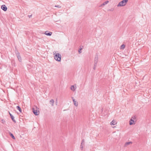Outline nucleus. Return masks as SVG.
I'll list each match as a JSON object with an SVG mask.
<instances>
[{
    "mask_svg": "<svg viewBox=\"0 0 151 151\" xmlns=\"http://www.w3.org/2000/svg\"><path fill=\"white\" fill-rule=\"evenodd\" d=\"M53 54L55 60L58 61H60L61 56L58 51L54 50L53 51Z\"/></svg>",
    "mask_w": 151,
    "mask_h": 151,
    "instance_id": "f257e3e1",
    "label": "nucleus"
},
{
    "mask_svg": "<svg viewBox=\"0 0 151 151\" xmlns=\"http://www.w3.org/2000/svg\"><path fill=\"white\" fill-rule=\"evenodd\" d=\"M136 122V117L135 116H133L131 117L129 121V124L130 125H132L135 124Z\"/></svg>",
    "mask_w": 151,
    "mask_h": 151,
    "instance_id": "f03ea898",
    "label": "nucleus"
},
{
    "mask_svg": "<svg viewBox=\"0 0 151 151\" xmlns=\"http://www.w3.org/2000/svg\"><path fill=\"white\" fill-rule=\"evenodd\" d=\"M38 109H39L36 106H35L32 109V111L35 115H38L39 114L40 112Z\"/></svg>",
    "mask_w": 151,
    "mask_h": 151,
    "instance_id": "7ed1b4c3",
    "label": "nucleus"
},
{
    "mask_svg": "<svg viewBox=\"0 0 151 151\" xmlns=\"http://www.w3.org/2000/svg\"><path fill=\"white\" fill-rule=\"evenodd\" d=\"M128 0H123L119 3L117 6H124L128 2Z\"/></svg>",
    "mask_w": 151,
    "mask_h": 151,
    "instance_id": "20e7f679",
    "label": "nucleus"
},
{
    "mask_svg": "<svg viewBox=\"0 0 151 151\" xmlns=\"http://www.w3.org/2000/svg\"><path fill=\"white\" fill-rule=\"evenodd\" d=\"M16 55L17 56V57L19 61V62H21L22 59H21V57L20 56L19 53V52L18 51H17L16 52Z\"/></svg>",
    "mask_w": 151,
    "mask_h": 151,
    "instance_id": "39448f33",
    "label": "nucleus"
},
{
    "mask_svg": "<svg viewBox=\"0 0 151 151\" xmlns=\"http://www.w3.org/2000/svg\"><path fill=\"white\" fill-rule=\"evenodd\" d=\"M77 87L76 85L71 86L70 87L71 90L73 91H74L76 89Z\"/></svg>",
    "mask_w": 151,
    "mask_h": 151,
    "instance_id": "423d86ee",
    "label": "nucleus"
},
{
    "mask_svg": "<svg viewBox=\"0 0 151 151\" xmlns=\"http://www.w3.org/2000/svg\"><path fill=\"white\" fill-rule=\"evenodd\" d=\"M72 98L73 102L74 105L76 107L78 106V102L76 101L73 97H72Z\"/></svg>",
    "mask_w": 151,
    "mask_h": 151,
    "instance_id": "0eeeda50",
    "label": "nucleus"
},
{
    "mask_svg": "<svg viewBox=\"0 0 151 151\" xmlns=\"http://www.w3.org/2000/svg\"><path fill=\"white\" fill-rule=\"evenodd\" d=\"M117 124V122L114 119L110 123V124L111 125H114Z\"/></svg>",
    "mask_w": 151,
    "mask_h": 151,
    "instance_id": "6e6552de",
    "label": "nucleus"
},
{
    "mask_svg": "<svg viewBox=\"0 0 151 151\" xmlns=\"http://www.w3.org/2000/svg\"><path fill=\"white\" fill-rule=\"evenodd\" d=\"M1 8L4 11H6L7 10V7L5 5H3L1 6Z\"/></svg>",
    "mask_w": 151,
    "mask_h": 151,
    "instance_id": "1a4fd4ad",
    "label": "nucleus"
},
{
    "mask_svg": "<svg viewBox=\"0 0 151 151\" xmlns=\"http://www.w3.org/2000/svg\"><path fill=\"white\" fill-rule=\"evenodd\" d=\"M132 144V142H127L125 144L124 146V147H127V146H128L129 145H130Z\"/></svg>",
    "mask_w": 151,
    "mask_h": 151,
    "instance_id": "9d476101",
    "label": "nucleus"
},
{
    "mask_svg": "<svg viewBox=\"0 0 151 151\" xmlns=\"http://www.w3.org/2000/svg\"><path fill=\"white\" fill-rule=\"evenodd\" d=\"M44 34L50 36L52 35V33L51 32H49L48 31H46Z\"/></svg>",
    "mask_w": 151,
    "mask_h": 151,
    "instance_id": "9b49d317",
    "label": "nucleus"
},
{
    "mask_svg": "<svg viewBox=\"0 0 151 151\" xmlns=\"http://www.w3.org/2000/svg\"><path fill=\"white\" fill-rule=\"evenodd\" d=\"M98 59V55H96L94 58V63L97 64Z\"/></svg>",
    "mask_w": 151,
    "mask_h": 151,
    "instance_id": "f8f14e48",
    "label": "nucleus"
},
{
    "mask_svg": "<svg viewBox=\"0 0 151 151\" xmlns=\"http://www.w3.org/2000/svg\"><path fill=\"white\" fill-rule=\"evenodd\" d=\"M9 115L11 117V119H12V120H13V121L14 122H15L16 121L14 119V117L13 115H12V114L10 112H9Z\"/></svg>",
    "mask_w": 151,
    "mask_h": 151,
    "instance_id": "ddd939ff",
    "label": "nucleus"
},
{
    "mask_svg": "<svg viewBox=\"0 0 151 151\" xmlns=\"http://www.w3.org/2000/svg\"><path fill=\"white\" fill-rule=\"evenodd\" d=\"M84 140H83L82 141L81 145L80 146L81 148V150L83 149V145L84 144Z\"/></svg>",
    "mask_w": 151,
    "mask_h": 151,
    "instance_id": "4468645a",
    "label": "nucleus"
},
{
    "mask_svg": "<svg viewBox=\"0 0 151 151\" xmlns=\"http://www.w3.org/2000/svg\"><path fill=\"white\" fill-rule=\"evenodd\" d=\"M109 2V1H106L104 2V3H103L102 4H101V6H103L105 5L106 4Z\"/></svg>",
    "mask_w": 151,
    "mask_h": 151,
    "instance_id": "2eb2a0df",
    "label": "nucleus"
},
{
    "mask_svg": "<svg viewBox=\"0 0 151 151\" xmlns=\"http://www.w3.org/2000/svg\"><path fill=\"white\" fill-rule=\"evenodd\" d=\"M50 102L52 106H54V101L53 99H51L50 101Z\"/></svg>",
    "mask_w": 151,
    "mask_h": 151,
    "instance_id": "dca6fc26",
    "label": "nucleus"
},
{
    "mask_svg": "<svg viewBox=\"0 0 151 151\" xmlns=\"http://www.w3.org/2000/svg\"><path fill=\"white\" fill-rule=\"evenodd\" d=\"M10 136L12 137L14 139H15V137L13 135V134H12L11 133V132H10L9 133Z\"/></svg>",
    "mask_w": 151,
    "mask_h": 151,
    "instance_id": "f3484780",
    "label": "nucleus"
},
{
    "mask_svg": "<svg viewBox=\"0 0 151 151\" xmlns=\"http://www.w3.org/2000/svg\"><path fill=\"white\" fill-rule=\"evenodd\" d=\"M17 109L20 112H22V110L21 109L20 107L19 106H17Z\"/></svg>",
    "mask_w": 151,
    "mask_h": 151,
    "instance_id": "a211bd4d",
    "label": "nucleus"
},
{
    "mask_svg": "<svg viewBox=\"0 0 151 151\" xmlns=\"http://www.w3.org/2000/svg\"><path fill=\"white\" fill-rule=\"evenodd\" d=\"M83 50V48H80L78 50V52L79 53H81V50Z\"/></svg>",
    "mask_w": 151,
    "mask_h": 151,
    "instance_id": "6ab92c4d",
    "label": "nucleus"
},
{
    "mask_svg": "<svg viewBox=\"0 0 151 151\" xmlns=\"http://www.w3.org/2000/svg\"><path fill=\"white\" fill-rule=\"evenodd\" d=\"M96 64H97L94 63V67L93 68V69H94V70L96 68Z\"/></svg>",
    "mask_w": 151,
    "mask_h": 151,
    "instance_id": "aec40b11",
    "label": "nucleus"
},
{
    "mask_svg": "<svg viewBox=\"0 0 151 151\" xmlns=\"http://www.w3.org/2000/svg\"><path fill=\"white\" fill-rule=\"evenodd\" d=\"M125 47V45L123 44L120 47Z\"/></svg>",
    "mask_w": 151,
    "mask_h": 151,
    "instance_id": "412c9836",
    "label": "nucleus"
},
{
    "mask_svg": "<svg viewBox=\"0 0 151 151\" xmlns=\"http://www.w3.org/2000/svg\"><path fill=\"white\" fill-rule=\"evenodd\" d=\"M1 121H2V123H4L5 122V121L4 119L2 120Z\"/></svg>",
    "mask_w": 151,
    "mask_h": 151,
    "instance_id": "4be33fe9",
    "label": "nucleus"
},
{
    "mask_svg": "<svg viewBox=\"0 0 151 151\" xmlns=\"http://www.w3.org/2000/svg\"><path fill=\"white\" fill-rule=\"evenodd\" d=\"M55 7H58V8H60V6L58 5L55 6Z\"/></svg>",
    "mask_w": 151,
    "mask_h": 151,
    "instance_id": "5701e85b",
    "label": "nucleus"
},
{
    "mask_svg": "<svg viewBox=\"0 0 151 151\" xmlns=\"http://www.w3.org/2000/svg\"><path fill=\"white\" fill-rule=\"evenodd\" d=\"M28 16H29V18H30L32 16V15H28Z\"/></svg>",
    "mask_w": 151,
    "mask_h": 151,
    "instance_id": "b1692460",
    "label": "nucleus"
}]
</instances>
